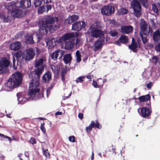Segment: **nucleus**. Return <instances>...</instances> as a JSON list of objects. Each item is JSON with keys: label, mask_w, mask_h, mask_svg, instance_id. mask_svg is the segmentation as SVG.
I'll return each instance as SVG.
<instances>
[{"label": "nucleus", "mask_w": 160, "mask_h": 160, "mask_svg": "<svg viewBox=\"0 0 160 160\" xmlns=\"http://www.w3.org/2000/svg\"><path fill=\"white\" fill-rule=\"evenodd\" d=\"M46 61L45 57L36 59L34 64L36 68L34 72H32L29 74V78H32L29 83V90L28 94L30 99H36L41 97V95L38 94L40 90L37 87L39 84L40 76L43 71L44 67L45 66L44 63Z\"/></svg>", "instance_id": "obj_1"}, {"label": "nucleus", "mask_w": 160, "mask_h": 160, "mask_svg": "<svg viewBox=\"0 0 160 160\" xmlns=\"http://www.w3.org/2000/svg\"><path fill=\"white\" fill-rule=\"evenodd\" d=\"M35 52L32 48H29L24 51L23 52L21 51H18L13 55V62L15 65V61L20 62L23 60L29 61L32 59L35 55Z\"/></svg>", "instance_id": "obj_2"}, {"label": "nucleus", "mask_w": 160, "mask_h": 160, "mask_svg": "<svg viewBox=\"0 0 160 160\" xmlns=\"http://www.w3.org/2000/svg\"><path fill=\"white\" fill-rule=\"evenodd\" d=\"M22 81V75L20 72H16L10 78L7 82L5 84L4 89L9 91L19 86Z\"/></svg>", "instance_id": "obj_3"}, {"label": "nucleus", "mask_w": 160, "mask_h": 160, "mask_svg": "<svg viewBox=\"0 0 160 160\" xmlns=\"http://www.w3.org/2000/svg\"><path fill=\"white\" fill-rule=\"evenodd\" d=\"M78 34V32L67 33L61 37H58L55 39H51L48 42H47L46 43L47 45H48L50 47H53L56 45V43L63 44L66 41L72 38L75 36H77Z\"/></svg>", "instance_id": "obj_4"}, {"label": "nucleus", "mask_w": 160, "mask_h": 160, "mask_svg": "<svg viewBox=\"0 0 160 160\" xmlns=\"http://www.w3.org/2000/svg\"><path fill=\"white\" fill-rule=\"evenodd\" d=\"M19 4L18 2L15 3L14 2H11L6 5V8L8 11L11 12V15L14 17L21 18L24 15V12L19 7Z\"/></svg>", "instance_id": "obj_5"}, {"label": "nucleus", "mask_w": 160, "mask_h": 160, "mask_svg": "<svg viewBox=\"0 0 160 160\" xmlns=\"http://www.w3.org/2000/svg\"><path fill=\"white\" fill-rule=\"evenodd\" d=\"M100 23L96 22L92 24L88 30V34L93 37L104 38V32L98 29L100 27Z\"/></svg>", "instance_id": "obj_6"}, {"label": "nucleus", "mask_w": 160, "mask_h": 160, "mask_svg": "<svg viewBox=\"0 0 160 160\" xmlns=\"http://www.w3.org/2000/svg\"><path fill=\"white\" fill-rule=\"evenodd\" d=\"M42 25L40 26L39 30L38 35H43L46 34L48 31H49L52 32L55 30L57 28L56 26H53L52 25H47L45 24H42Z\"/></svg>", "instance_id": "obj_7"}, {"label": "nucleus", "mask_w": 160, "mask_h": 160, "mask_svg": "<svg viewBox=\"0 0 160 160\" xmlns=\"http://www.w3.org/2000/svg\"><path fill=\"white\" fill-rule=\"evenodd\" d=\"M132 8L133 10L134 15L137 17H140L141 15V6L136 0H133L131 3Z\"/></svg>", "instance_id": "obj_8"}, {"label": "nucleus", "mask_w": 160, "mask_h": 160, "mask_svg": "<svg viewBox=\"0 0 160 160\" xmlns=\"http://www.w3.org/2000/svg\"><path fill=\"white\" fill-rule=\"evenodd\" d=\"M58 20V18L56 17H54L52 16H47L41 19L39 22V23L48 25V24L52 23Z\"/></svg>", "instance_id": "obj_9"}, {"label": "nucleus", "mask_w": 160, "mask_h": 160, "mask_svg": "<svg viewBox=\"0 0 160 160\" xmlns=\"http://www.w3.org/2000/svg\"><path fill=\"white\" fill-rule=\"evenodd\" d=\"M102 13L104 15L109 16L114 12V8L110 6H105L101 9Z\"/></svg>", "instance_id": "obj_10"}, {"label": "nucleus", "mask_w": 160, "mask_h": 160, "mask_svg": "<svg viewBox=\"0 0 160 160\" xmlns=\"http://www.w3.org/2000/svg\"><path fill=\"white\" fill-rule=\"evenodd\" d=\"M106 38H99V39L94 43L93 46V50L96 51L100 49L102 46L105 43Z\"/></svg>", "instance_id": "obj_11"}, {"label": "nucleus", "mask_w": 160, "mask_h": 160, "mask_svg": "<svg viewBox=\"0 0 160 160\" xmlns=\"http://www.w3.org/2000/svg\"><path fill=\"white\" fill-rule=\"evenodd\" d=\"M10 62L6 58H2L0 60V74L2 73L5 68L8 67Z\"/></svg>", "instance_id": "obj_12"}, {"label": "nucleus", "mask_w": 160, "mask_h": 160, "mask_svg": "<svg viewBox=\"0 0 160 160\" xmlns=\"http://www.w3.org/2000/svg\"><path fill=\"white\" fill-rule=\"evenodd\" d=\"M86 23L84 21L78 22L72 25V30L80 31L86 26Z\"/></svg>", "instance_id": "obj_13"}, {"label": "nucleus", "mask_w": 160, "mask_h": 160, "mask_svg": "<svg viewBox=\"0 0 160 160\" xmlns=\"http://www.w3.org/2000/svg\"><path fill=\"white\" fill-rule=\"evenodd\" d=\"M0 19H1L4 22H11L12 18L9 13H0Z\"/></svg>", "instance_id": "obj_14"}, {"label": "nucleus", "mask_w": 160, "mask_h": 160, "mask_svg": "<svg viewBox=\"0 0 160 160\" xmlns=\"http://www.w3.org/2000/svg\"><path fill=\"white\" fill-rule=\"evenodd\" d=\"M138 112L139 114L143 117L148 116L150 113L148 108L143 107L138 109Z\"/></svg>", "instance_id": "obj_15"}, {"label": "nucleus", "mask_w": 160, "mask_h": 160, "mask_svg": "<svg viewBox=\"0 0 160 160\" xmlns=\"http://www.w3.org/2000/svg\"><path fill=\"white\" fill-rule=\"evenodd\" d=\"M64 51L59 50H57L53 52L51 54L52 58L54 60H56L58 56H59V59H60L64 53Z\"/></svg>", "instance_id": "obj_16"}, {"label": "nucleus", "mask_w": 160, "mask_h": 160, "mask_svg": "<svg viewBox=\"0 0 160 160\" xmlns=\"http://www.w3.org/2000/svg\"><path fill=\"white\" fill-rule=\"evenodd\" d=\"M22 45L19 42H16L11 44L9 46V49L12 50L16 51L20 49Z\"/></svg>", "instance_id": "obj_17"}, {"label": "nucleus", "mask_w": 160, "mask_h": 160, "mask_svg": "<svg viewBox=\"0 0 160 160\" xmlns=\"http://www.w3.org/2000/svg\"><path fill=\"white\" fill-rule=\"evenodd\" d=\"M133 30V27L131 26H123L121 27V32L124 34H128Z\"/></svg>", "instance_id": "obj_18"}, {"label": "nucleus", "mask_w": 160, "mask_h": 160, "mask_svg": "<svg viewBox=\"0 0 160 160\" xmlns=\"http://www.w3.org/2000/svg\"><path fill=\"white\" fill-rule=\"evenodd\" d=\"M31 0H21L19 7L23 8L29 7L31 5Z\"/></svg>", "instance_id": "obj_19"}, {"label": "nucleus", "mask_w": 160, "mask_h": 160, "mask_svg": "<svg viewBox=\"0 0 160 160\" xmlns=\"http://www.w3.org/2000/svg\"><path fill=\"white\" fill-rule=\"evenodd\" d=\"M78 18L77 15H73L70 16L65 20V24H68L70 23L75 21L77 20Z\"/></svg>", "instance_id": "obj_20"}, {"label": "nucleus", "mask_w": 160, "mask_h": 160, "mask_svg": "<svg viewBox=\"0 0 160 160\" xmlns=\"http://www.w3.org/2000/svg\"><path fill=\"white\" fill-rule=\"evenodd\" d=\"M128 37L125 35H122L119 38L118 40L115 42V44L120 46V42H122L123 43H128Z\"/></svg>", "instance_id": "obj_21"}, {"label": "nucleus", "mask_w": 160, "mask_h": 160, "mask_svg": "<svg viewBox=\"0 0 160 160\" xmlns=\"http://www.w3.org/2000/svg\"><path fill=\"white\" fill-rule=\"evenodd\" d=\"M153 39L156 42H158L160 40V29H158L153 34Z\"/></svg>", "instance_id": "obj_22"}, {"label": "nucleus", "mask_w": 160, "mask_h": 160, "mask_svg": "<svg viewBox=\"0 0 160 160\" xmlns=\"http://www.w3.org/2000/svg\"><path fill=\"white\" fill-rule=\"evenodd\" d=\"M152 8L153 11L158 14L159 11H160V2H158L156 4H153Z\"/></svg>", "instance_id": "obj_23"}, {"label": "nucleus", "mask_w": 160, "mask_h": 160, "mask_svg": "<svg viewBox=\"0 0 160 160\" xmlns=\"http://www.w3.org/2000/svg\"><path fill=\"white\" fill-rule=\"evenodd\" d=\"M26 42L27 43L32 44L34 43V42L33 39L32 35H27L25 38Z\"/></svg>", "instance_id": "obj_24"}, {"label": "nucleus", "mask_w": 160, "mask_h": 160, "mask_svg": "<svg viewBox=\"0 0 160 160\" xmlns=\"http://www.w3.org/2000/svg\"><path fill=\"white\" fill-rule=\"evenodd\" d=\"M132 42L131 44L129 46V48L132 50L134 52H136L138 47V44L136 42H134V39L132 38Z\"/></svg>", "instance_id": "obj_25"}, {"label": "nucleus", "mask_w": 160, "mask_h": 160, "mask_svg": "<svg viewBox=\"0 0 160 160\" xmlns=\"http://www.w3.org/2000/svg\"><path fill=\"white\" fill-rule=\"evenodd\" d=\"M72 59V58L71 54H68L64 55L63 58V60L65 64H67L70 62Z\"/></svg>", "instance_id": "obj_26"}, {"label": "nucleus", "mask_w": 160, "mask_h": 160, "mask_svg": "<svg viewBox=\"0 0 160 160\" xmlns=\"http://www.w3.org/2000/svg\"><path fill=\"white\" fill-rule=\"evenodd\" d=\"M51 73L49 72H47L43 76L42 79L45 82L48 81L51 78Z\"/></svg>", "instance_id": "obj_27"}, {"label": "nucleus", "mask_w": 160, "mask_h": 160, "mask_svg": "<svg viewBox=\"0 0 160 160\" xmlns=\"http://www.w3.org/2000/svg\"><path fill=\"white\" fill-rule=\"evenodd\" d=\"M65 42V48L67 49H70L74 47V43L72 41L64 42Z\"/></svg>", "instance_id": "obj_28"}, {"label": "nucleus", "mask_w": 160, "mask_h": 160, "mask_svg": "<svg viewBox=\"0 0 160 160\" xmlns=\"http://www.w3.org/2000/svg\"><path fill=\"white\" fill-rule=\"evenodd\" d=\"M150 30L151 29L149 27L142 30H141L140 35L141 34L142 35L143 34L145 36H148L149 35Z\"/></svg>", "instance_id": "obj_29"}, {"label": "nucleus", "mask_w": 160, "mask_h": 160, "mask_svg": "<svg viewBox=\"0 0 160 160\" xmlns=\"http://www.w3.org/2000/svg\"><path fill=\"white\" fill-rule=\"evenodd\" d=\"M150 96L148 95L141 96L138 98V99L140 102H143L147 101L149 99Z\"/></svg>", "instance_id": "obj_30"}, {"label": "nucleus", "mask_w": 160, "mask_h": 160, "mask_svg": "<svg viewBox=\"0 0 160 160\" xmlns=\"http://www.w3.org/2000/svg\"><path fill=\"white\" fill-rule=\"evenodd\" d=\"M140 25L141 30H142L143 29L147 28L148 27V24L147 23L143 20L141 21L140 23Z\"/></svg>", "instance_id": "obj_31"}, {"label": "nucleus", "mask_w": 160, "mask_h": 160, "mask_svg": "<svg viewBox=\"0 0 160 160\" xmlns=\"http://www.w3.org/2000/svg\"><path fill=\"white\" fill-rule=\"evenodd\" d=\"M76 61L77 62H79L81 61V53L78 50L76 52Z\"/></svg>", "instance_id": "obj_32"}, {"label": "nucleus", "mask_w": 160, "mask_h": 160, "mask_svg": "<svg viewBox=\"0 0 160 160\" xmlns=\"http://www.w3.org/2000/svg\"><path fill=\"white\" fill-rule=\"evenodd\" d=\"M127 10L125 8H121L118 11V12L119 14L123 15L126 14L127 12Z\"/></svg>", "instance_id": "obj_33"}, {"label": "nucleus", "mask_w": 160, "mask_h": 160, "mask_svg": "<svg viewBox=\"0 0 160 160\" xmlns=\"http://www.w3.org/2000/svg\"><path fill=\"white\" fill-rule=\"evenodd\" d=\"M18 101L19 103L23 104L24 103L27 101L28 99L25 98H21L18 97Z\"/></svg>", "instance_id": "obj_34"}, {"label": "nucleus", "mask_w": 160, "mask_h": 160, "mask_svg": "<svg viewBox=\"0 0 160 160\" xmlns=\"http://www.w3.org/2000/svg\"><path fill=\"white\" fill-rule=\"evenodd\" d=\"M85 78V76H82L79 77L78 78L75 80L76 83L78 82H82L84 80V79Z\"/></svg>", "instance_id": "obj_35"}, {"label": "nucleus", "mask_w": 160, "mask_h": 160, "mask_svg": "<svg viewBox=\"0 0 160 160\" xmlns=\"http://www.w3.org/2000/svg\"><path fill=\"white\" fill-rule=\"evenodd\" d=\"M138 1L141 3L142 6L147 7L148 6L147 0H138Z\"/></svg>", "instance_id": "obj_36"}, {"label": "nucleus", "mask_w": 160, "mask_h": 160, "mask_svg": "<svg viewBox=\"0 0 160 160\" xmlns=\"http://www.w3.org/2000/svg\"><path fill=\"white\" fill-rule=\"evenodd\" d=\"M43 0H36L34 2V5L35 7H38L40 5Z\"/></svg>", "instance_id": "obj_37"}, {"label": "nucleus", "mask_w": 160, "mask_h": 160, "mask_svg": "<svg viewBox=\"0 0 160 160\" xmlns=\"http://www.w3.org/2000/svg\"><path fill=\"white\" fill-rule=\"evenodd\" d=\"M45 11V8L44 6H42L39 7L38 10V12L42 14Z\"/></svg>", "instance_id": "obj_38"}, {"label": "nucleus", "mask_w": 160, "mask_h": 160, "mask_svg": "<svg viewBox=\"0 0 160 160\" xmlns=\"http://www.w3.org/2000/svg\"><path fill=\"white\" fill-rule=\"evenodd\" d=\"M94 124V121H92L90 124L88 126L86 127V130L88 132H90L92 129V125Z\"/></svg>", "instance_id": "obj_39"}, {"label": "nucleus", "mask_w": 160, "mask_h": 160, "mask_svg": "<svg viewBox=\"0 0 160 160\" xmlns=\"http://www.w3.org/2000/svg\"><path fill=\"white\" fill-rule=\"evenodd\" d=\"M140 36L144 44L148 42V40L146 36H144L143 35L141 34Z\"/></svg>", "instance_id": "obj_40"}, {"label": "nucleus", "mask_w": 160, "mask_h": 160, "mask_svg": "<svg viewBox=\"0 0 160 160\" xmlns=\"http://www.w3.org/2000/svg\"><path fill=\"white\" fill-rule=\"evenodd\" d=\"M109 34L112 37L116 36L118 34V32L112 30L109 32Z\"/></svg>", "instance_id": "obj_41"}, {"label": "nucleus", "mask_w": 160, "mask_h": 160, "mask_svg": "<svg viewBox=\"0 0 160 160\" xmlns=\"http://www.w3.org/2000/svg\"><path fill=\"white\" fill-rule=\"evenodd\" d=\"M152 62L154 63H157L158 60V58L156 56H154L152 58Z\"/></svg>", "instance_id": "obj_42"}, {"label": "nucleus", "mask_w": 160, "mask_h": 160, "mask_svg": "<svg viewBox=\"0 0 160 160\" xmlns=\"http://www.w3.org/2000/svg\"><path fill=\"white\" fill-rule=\"evenodd\" d=\"M96 123L94 121V124L92 125V126L93 127H96L97 128H99V124L98 122H97V121H96Z\"/></svg>", "instance_id": "obj_43"}, {"label": "nucleus", "mask_w": 160, "mask_h": 160, "mask_svg": "<svg viewBox=\"0 0 160 160\" xmlns=\"http://www.w3.org/2000/svg\"><path fill=\"white\" fill-rule=\"evenodd\" d=\"M92 85L95 88H98L100 87V85L97 84V82L94 80L93 81Z\"/></svg>", "instance_id": "obj_44"}, {"label": "nucleus", "mask_w": 160, "mask_h": 160, "mask_svg": "<svg viewBox=\"0 0 160 160\" xmlns=\"http://www.w3.org/2000/svg\"><path fill=\"white\" fill-rule=\"evenodd\" d=\"M68 139L71 142H74L75 141V137L73 136L69 137Z\"/></svg>", "instance_id": "obj_45"}, {"label": "nucleus", "mask_w": 160, "mask_h": 160, "mask_svg": "<svg viewBox=\"0 0 160 160\" xmlns=\"http://www.w3.org/2000/svg\"><path fill=\"white\" fill-rule=\"evenodd\" d=\"M43 153L45 156L47 157H49V153L48 152V149H46L45 150H43Z\"/></svg>", "instance_id": "obj_46"}, {"label": "nucleus", "mask_w": 160, "mask_h": 160, "mask_svg": "<svg viewBox=\"0 0 160 160\" xmlns=\"http://www.w3.org/2000/svg\"><path fill=\"white\" fill-rule=\"evenodd\" d=\"M0 136L1 137H3V138H6L8 139L9 141L10 142L12 140V139L9 137L4 135L3 134L0 133Z\"/></svg>", "instance_id": "obj_47"}, {"label": "nucleus", "mask_w": 160, "mask_h": 160, "mask_svg": "<svg viewBox=\"0 0 160 160\" xmlns=\"http://www.w3.org/2000/svg\"><path fill=\"white\" fill-rule=\"evenodd\" d=\"M29 142L32 144H34L36 143L35 139L33 138H31L29 141Z\"/></svg>", "instance_id": "obj_48"}, {"label": "nucleus", "mask_w": 160, "mask_h": 160, "mask_svg": "<svg viewBox=\"0 0 160 160\" xmlns=\"http://www.w3.org/2000/svg\"><path fill=\"white\" fill-rule=\"evenodd\" d=\"M153 84V82H150L147 84V87L149 89L152 86V85Z\"/></svg>", "instance_id": "obj_49"}, {"label": "nucleus", "mask_w": 160, "mask_h": 160, "mask_svg": "<svg viewBox=\"0 0 160 160\" xmlns=\"http://www.w3.org/2000/svg\"><path fill=\"white\" fill-rule=\"evenodd\" d=\"M40 128L42 132H43L44 133H45L46 132V129L44 126H41Z\"/></svg>", "instance_id": "obj_50"}, {"label": "nucleus", "mask_w": 160, "mask_h": 160, "mask_svg": "<svg viewBox=\"0 0 160 160\" xmlns=\"http://www.w3.org/2000/svg\"><path fill=\"white\" fill-rule=\"evenodd\" d=\"M46 7L47 11L51 9V6L49 5H47L46 6Z\"/></svg>", "instance_id": "obj_51"}, {"label": "nucleus", "mask_w": 160, "mask_h": 160, "mask_svg": "<svg viewBox=\"0 0 160 160\" xmlns=\"http://www.w3.org/2000/svg\"><path fill=\"white\" fill-rule=\"evenodd\" d=\"M83 115L82 113H80L79 114L78 117V118L81 119H82L83 118Z\"/></svg>", "instance_id": "obj_52"}, {"label": "nucleus", "mask_w": 160, "mask_h": 160, "mask_svg": "<svg viewBox=\"0 0 160 160\" xmlns=\"http://www.w3.org/2000/svg\"><path fill=\"white\" fill-rule=\"evenodd\" d=\"M150 48H152L153 47V45L152 43H148L147 45Z\"/></svg>", "instance_id": "obj_53"}, {"label": "nucleus", "mask_w": 160, "mask_h": 160, "mask_svg": "<svg viewBox=\"0 0 160 160\" xmlns=\"http://www.w3.org/2000/svg\"><path fill=\"white\" fill-rule=\"evenodd\" d=\"M51 0H43V1L44 3H48L51 2Z\"/></svg>", "instance_id": "obj_54"}, {"label": "nucleus", "mask_w": 160, "mask_h": 160, "mask_svg": "<svg viewBox=\"0 0 160 160\" xmlns=\"http://www.w3.org/2000/svg\"><path fill=\"white\" fill-rule=\"evenodd\" d=\"M62 114V112H57L56 113H55V114L56 115H61Z\"/></svg>", "instance_id": "obj_55"}, {"label": "nucleus", "mask_w": 160, "mask_h": 160, "mask_svg": "<svg viewBox=\"0 0 160 160\" xmlns=\"http://www.w3.org/2000/svg\"><path fill=\"white\" fill-rule=\"evenodd\" d=\"M4 157L3 155H0V160H4Z\"/></svg>", "instance_id": "obj_56"}, {"label": "nucleus", "mask_w": 160, "mask_h": 160, "mask_svg": "<svg viewBox=\"0 0 160 160\" xmlns=\"http://www.w3.org/2000/svg\"><path fill=\"white\" fill-rule=\"evenodd\" d=\"M94 159V153L93 152H92V156L91 157V160H93Z\"/></svg>", "instance_id": "obj_57"}, {"label": "nucleus", "mask_w": 160, "mask_h": 160, "mask_svg": "<svg viewBox=\"0 0 160 160\" xmlns=\"http://www.w3.org/2000/svg\"><path fill=\"white\" fill-rule=\"evenodd\" d=\"M80 41V40L79 38H77L76 40V44H79V42Z\"/></svg>", "instance_id": "obj_58"}, {"label": "nucleus", "mask_w": 160, "mask_h": 160, "mask_svg": "<svg viewBox=\"0 0 160 160\" xmlns=\"http://www.w3.org/2000/svg\"><path fill=\"white\" fill-rule=\"evenodd\" d=\"M61 78H62V79L63 81L65 80L64 75L62 74Z\"/></svg>", "instance_id": "obj_59"}, {"label": "nucleus", "mask_w": 160, "mask_h": 160, "mask_svg": "<svg viewBox=\"0 0 160 160\" xmlns=\"http://www.w3.org/2000/svg\"><path fill=\"white\" fill-rule=\"evenodd\" d=\"M50 93V90H49L48 89L47 91V97H48V96L49 95Z\"/></svg>", "instance_id": "obj_60"}, {"label": "nucleus", "mask_w": 160, "mask_h": 160, "mask_svg": "<svg viewBox=\"0 0 160 160\" xmlns=\"http://www.w3.org/2000/svg\"><path fill=\"white\" fill-rule=\"evenodd\" d=\"M24 154L26 157H28L29 156L28 152H25Z\"/></svg>", "instance_id": "obj_61"}, {"label": "nucleus", "mask_w": 160, "mask_h": 160, "mask_svg": "<svg viewBox=\"0 0 160 160\" xmlns=\"http://www.w3.org/2000/svg\"><path fill=\"white\" fill-rule=\"evenodd\" d=\"M87 78L88 79H91L92 78V77L91 76H87Z\"/></svg>", "instance_id": "obj_62"}, {"label": "nucleus", "mask_w": 160, "mask_h": 160, "mask_svg": "<svg viewBox=\"0 0 160 160\" xmlns=\"http://www.w3.org/2000/svg\"><path fill=\"white\" fill-rule=\"evenodd\" d=\"M110 22L111 23H113V24H114V23H115V20H111L110 21Z\"/></svg>", "instance_id": "obj_63"}, {"label": "nucleus", "mask_w": 160, "mask_h": 160, "mask_svg": "<svg viewBox=\"0 0 160 160\" xmlns=\"http://www.w3.org/2000/svg\"><path fill=\"white\" fill-rule=\"evenodd\" d=\"M152 24L153 26L154 27L156 28V27L155 26V22H154L153 21H152Z\"/></svg>", "instance_id": "obj_64"}]
</instances>
